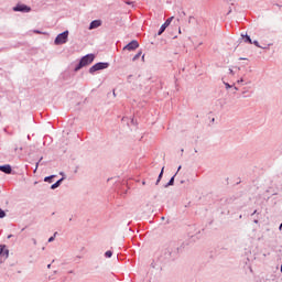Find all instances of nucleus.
Segmentation results:
<instances>
[{
  "label": "nucleus",
  "instance_id": "30",
  "mask_svg": "<svg viewBox=\"0 0 282 282\" xmlns=\"http://www.w3.org/2000/svg\"><path fill=\"white\" fill-rule=\"evenodd\" d=\"M142 185H143V186H144V185H147V182H145V181H143V182H142Z\"/></svg>",
  "mask_w": 282,
  "mask_h": 282
},
{
  "label": "nucleus",
  "instance_id": "25",
  "mask_svg": "<svg viewBox=\"0 0 282 282\" xmlns=\"http://www.w3.org/2000/svg\"><path fill=\"white\" fill-rule=\"evenodd\" d=\"M180 171H182V165L178 166L177 173H180Z\"/></svg>",
  "mask_w": 282,
  "mask_h": 282
},
{
  "label": "nucleus",
  "instance_id": "32",
  "mask_svg": "<svg viewBox=\"0 0 282 282\" xmlns=\"http://www.w3.org/2000/svg\"><path fill=\"white\" fill-rule=\"evenodd\" d=\"M279 230H282V224L280 225Z\"/></svg>",
  "mask_w": 282,
  "mask_h": 282
},
{
  "label": "nucleus",
  "instance_id": "9",
  "mask_svg": "<svg viewBox=\"0 0 282 282\" xmlns=\"http://www.w3.org/2000/svg\"><path fill=\"white\" fill-rule=\"evenodd\" d=\"M0 171L7 175H10V173H12V166H10V164L0 165Z\"/></svg>",
  "mask_w": 282,
  "mask_h": 282
},
{
  "label": "nucleus",
  "instance_id": "22",
  "mask_svg": "<svg viewBox=\"0 0 282 282\" xmlns=\"http://www.w3.org/2000/svg\"><path fill=\"white\" fill-rule=\"evenodd\" d=\"M229 74H231V76H235V70H232L231 68H229Z\"/></svg>",
  "mask_w": 282,
  "mask_h": 282
},
{
  "label": "nucleus",
  "instance_id": "11",
  "mask_svg": "<svg viewBox=\"0 0 282 282\" xmlns=\"http://www.w3.org/2000/svg\"><path fill=\"white\" fill-rule=\"evenodd\" d=\"M177 175V172L171 177V180L169 181V183L165 185V188H169V186H173V184H175V177Z\"/></svg>",
  "mask_w": 282,
  "mask_h": 282
},
{
  "label": "nucleus",
  "instance_id": "19",
  "mask_svg": "<svg viewBox=\"0 0 282 282\" xmlns=\"http://www.w3.org/2000/svg\"><path fill=\"white\" fill-rule=\"evenodd\" d=\"M252 43L253 45H256V47H261L262 50H265V47H262L261 45H259V41H253Z\"/></svg>",
  "mask_w": 282,
  "mask_h": 282
},
{
  "label": "nucleus",
  "instance_id": "1",
  "mask_svg": "<svg viewBox=\"0 0 282 282\" xmlns=\"http://www.w3.org/2000/svg\"><path fill=\"white\" fill-rule=\"evenodd\" d=\"M96 58L94 54H87L80 58L79 63L75 66V72H80L83 67H87V65H91L93 61Z\"/></svg>",
  "mask_w": 282,
  "mask_h": 282
},
{
  "label": "nucleus",
  "instance_id": "24",
  "mask_svg": "<svg viewBox=\"0 0 282 282\" xmlns=\"http://www.w3.org/2000/svg\"><path fill=\"white\" fill-rule=\"evenodd\" d=\"M32 242L34 243V246H36V239L35 238H32Z\"/></svg>",
  "mask_w": 282,
  "mask_h": 282
},
{
  "label": "nucleus",
  "instance_id": "26",
  "mask_svg": "<svg viewBox=\"0 0 282 282\" xmlns=\"http://www.w3.org/2000/svg\"><path fill=\"white\" fill-rule=\"evenodd\" d=\"M243 83V78L238 79V84Z\"/></svg>",
  "mask_w": 282,
  "mask_h": 282
},
{
  "label": "nucleus",
  "instance_id": "35",
  "mask_svg": "<svg viewBox=\"0 0 282 282\" xmlns=\"http://www.w3.org/2000/svg\"><path fill=\"white\" fill-rule=\"evenodd\" d=\"M254 224H259V220H254Z\"/></svg>",
  "mask_w": 282,
  "mask_h": 282
},
{
  "label": "nucleus",
  "instance_id": "10",
  "mask_svg": "<svg viewBox=\"0 0 282 282\" xmlns=\"http://www.w3.org/2000/svg\"><path fill=\"white\" fill-rule=\"evenodd\" d=\"M64 180H65V177H62V178H59L56 183H54V184L51 186L52 191H55V188H58V186H61V184H63Z\"/></svg>",
  "mask_w": 282,
  "mask_h": 282
},
{
  "label": "nucleus",
  "instance_id": "34",
  "mask_svg": "<svg viewBox=\"0 0 282 282\" xmlns=\"http://www.w3.org/2000/svg\"><path fill=\"white\" fill-rule=\"evenodd\" d=\"M252 215H257V210H254Z\"/></svg>",
  "mask_w": 282,
  "mask_h": 282
},
{
  "label": "nucleus",
  "instance_id": "5",
  "mask_svg": "<svg viewBox=\"0 0 282 282\" xmlns=\"http://www.w3.org/2000/svg\"><path fill=\"white\" fill-rule=\"evenodd\" d=\"M173 17L169 18L160 28L159 32H158V36H162V34H164V31L166 30V28H169L171 25V22L173 21Z\"/></svg>",
  "mask_w": 282,
  "mask_h": 282
},
{
  "label": "nucleus",
  "instance_id": "31",
  "mask_svg": "<svg viewBox=\"0 0 282 282\" xmlns=\"http://www.w3.org/2000/svg\"><path fill=\"white\" fill-rule=\"evenodd\" d=\"M236 69L239 72L241 69V67H236Z\"/></svg>",
  "mask_w": 282,
  "mask_h": 282
},
{
  "label": "nucleus",
  "instance_id": "8",
  "mask_svg": "<svg viewBox=\"0 0 282 282\" xmlns=\"http://www.w3.org/2000/svg\"><path fill=\"white\" fill-rule=\"evenodd\" d=\"M100 25H102V21L94 20L89 24V30H96L97 28H100Z\"/></svg>",
  "mask_w": 282,
  "mask_h": 282
},
{
  "label": "nucleus",
  "instance_id": "21",
  "mask_svg": "<svg viewBox=\"0 0 282 282\" xmlns=\"http://www.w3.org/2000/svg\"><path fill=\"white\" fill-rule=\"evenodd\" d=\"M224 85H225V87H226V89H230L232 86L230 85V84H228V83H224Z\"/></svg>",
  "mask_w": 282,
  "mask_h": 282
},
{
  "label": "nucleus",
  "instance_id": "6",
  "mask_svg": "<svg viewBox=\"0 0 282 282\" xmlns=\"http://www.w3.org/2000/svg\"><path fill=\"white\" fill-rule=\"evenodd\" d=\"M138 47H140V43H138V41L135 40H132L123 47V50H128L129 52H131L133 50H138Z\"/></svg>",
  "mask_w": 282,
  "mask_h": 282
},
{
  "label": "nucleus",
  "instance_id": "36",
  "mask_svg": "<svg viewBox=\"0 0 282 282\" xmlns=\"http://www.w3.org/2000/svg\"><path fill=\"white\" fill-rule=\"evenodd\" d=\"M142 61H144V55L142 56Z\"/></svg>",
  "mask_w": 282,
  "mask_h": 282
},
{
  "label": "nucleus",
  "instance_id": "29",
  "mask_svg": "<svg viewBox=\"0 0 282 282\" xmlns=\"http://www.w3.org/2000/svg\"><path fill=\"white\" fill-rule=\"evenodd\" d=\"M126 3H127V6H131V3H133V2H129V1H127Z\"/></svg>",
  "mask_w": 282,
  "mask_h": 282
},
{
  "label": "nucleus",
  "instance_id": "14",
  "mask_svg": "<svg viewBox=\"0 0 282 282\" xmlns=\"http://www.w3.org/2000/svg\"><path fill=\"white\" fill-rule=\"evenodd\" d=\"M105 257H107V259H111V257H113V252H111V250H108L105 252Z\"/></svg>",
  "mask_w": 282,
  "mask_h": 282
},
{
  "label": "nucleus",
  "instance_id": "15",
  "mask_svg": "<svg viewBox=\"0 0 282 282\" xmlns=\"http://www.w3.org/2000/svg\"><path fill=\"white\" fill-rule=\"evenodd\" d=\"M141 56H142V51H140L139 53H137V54L133 56L132 61H138V58H140Z\"/></svg>",
  "mask_w": 282,
  "mask_h": 282
},
{
  "label": "nucleus",
  "instance_id": "37",
  "mask_svg": "<svg viewBox=\"0 0 282 282\" xmlns=\"http://www.w3.org/2000/svg\"><path fill=\"white\" fill-rule=\"evenodd\" d=\"M281 272H282V264H281Z\"/></svg>",
  "mask_w": 282,
  "mask_h": 282
},
{
  "label": "nucleus",
  "instance_id": "12",
  "mask_svg": "<svg viewBox=\"0 0 282 282\" xmlns=\"http://www.w3.org/2000/svg\"><path fill=\"white\" fill-rule=\"evenodd\" d=\"M164 175V167H162V170H161V172H160V174H159V177H158V180H156V186H158V184H160V182L162 181V176Z\"/></svg>",
  "mask_w": 282,
  "mask_h": 282
},
{
  "label": "nucleus",
  "instance_id": "33",
  "mask_svg": "<svg viewBox=\"0 0 282 282\" xmlns=\"http://www.w3.org/2000/svg\"><path fill=\"white\" fill-rule=\"evenodd\" d=\"M47 268L51 269V268H52V264H48Z\"/></svg>",
  "mask_w": 282,
  "mask_h": 282
},
{
  "label": "nucleus",
  "instance_id": "27",
  "mask_svg": "<svg viewBox=\"0 0 282 282\" xmlns=\"http://www.w3.org/2000/svg\"><path fill=\"white\" fill-rule=\"evenodd\" d=\"M59 175H62L63 177H65V173H64V172H59Z\"/></svg>",
  "mask_w": 282,
  "mask_h": 282
},
{
  "label": "nucleus",
  "instance_id": "20",
  "mask_svg": "<svg viewBox=\"0 0 282 282\" xmlns=\"http://www.w3.org/2000/svg\"><path fill=\"white\" fill-rule=\"evenodd\" d=\"M6 217V212L0 208V219H3Z\"/></svg>",
  "mask_w": 282,
  "mask_h": 282
},
{
  "label": "nucleus",
  "instance_id": "16",
  "mask_svg": "<svg viewBox=\"0 0 282 282\" xmlns=\"http://www.w3.org/2000/svg\"><path fill=\"white\" fill-rule=\"evenodd\" d=\"M54 177H56V175L46 176L44 178V182H52V180H54Z\"/></svg>",
  "mask_w": 282,
  "mask_h": 282
},
{
  "label": "nucleus",
  "instance_id": "28",
  "mask_svg": "<svg viewBox=\"0 0 282 282\" xmlns=\"http://www.w3.org/2000/svg\"><path fill=\"white\" fill-rule=\"evenodd\" d=\"M12 237H13L12 235H9V236L7 237V239H12Z\"/></svg>",
  "mask_w": 282,
  "mask_h": 282
},
{
  "label": "nucleus",
  "instance_id": "18",
  "mask_svg": "<svg viewBox=\"0 0 282 282\" xmlns=\"http://www.w3.org/2000/svg\"><path fill=\"white\" fill-rule=\"evenodd\" d=\"M57 235H58V232H55L53 235V237L48 238V243H52V241H54V239L56 238Z\"/></svg>",
  "mask_w": 282,
  "mask_h": 282
},
{
  "label": "nucleus",
  "instance_id": "4",
  "mask_svg": "<svg viewBox=\"0 0 282 282\" xmlns=\"http://www.w3.org/2000/svg\"><path fill=\"white\" fill-rule=\"evenodd\" d=\"M13 12L28 13V12H32V8H30L28 4L18 3L15 7H13Z\"/></svg>",
  "mask_w": 282,
  "mask_h": 282
},
{
  "label": "nucleus",
  "instance_id": "3",
  "mask_svg": "<svg viewBox=\"0 0 282 282\" xmlns=\"http://www.w3.org/2000/svg\"><path fill=\"white\" fill-rule=\"evenodd\" d=\"M108 67H109V63H107V62H99V63L93 65L89 68V74H96V72H100L102 69H107Z\"/></svg>",
  "mask_w": 282,
  "mask_h": 282
},
{
  "label": "nucleus",
  "instance_id": "7",
  "mask_svg": "<svg viewBox=\"0 0 282 282\" xmlns=\"http://www.w3.org/2000/svg\"><path fill=\"white\" fill-rule=\"evenodd\" d=\"M0 257H3L4 260L10 257V250H8L6 245H0Z\"/></svg>",
  "mask_w": 282,
  "mask_h": 282
},
{
  "label": "nucleus",
  "instance_id": "2",
  "mask_svg": "<svg viewBox=\"0 0 282 282\" xmlns=\"http://www.w3.org/2000/svg\"><path fill=\"white\" fill-rule=\"evenodd\" d=\"M69 39V31H64L63 33H59L55 40L54 45H65Z\"/></svg>",
  "mask_w": 282,
  "mask_h": 282
},
{
  "label": "nucleus",
  "instance_id": "13",
  "mask_svg": "<svg viewBox=\"0 0 282 282\" xmlns=\"http://www.w3.org/2000/svg\"><path fill=\"white\" fill-rule=\"evenodd\" d=\"M245 39V43L252 44V39L249 37V35H241Z\"/></svg>",
  "mask_w": 282,
  "mask_h": 282
},
{
  "label": "nucleus",
  "instance_id": "23",
  "mask_svg": "<svg viewBox=\"0 0 282 282\" xmlns=\"http://www.w3.org/2000/svg\"><path fill=\"white\" fill-rule=\"evenodd\" d=\"M35 34H43V32L39 31V30H35L34 31Z\"/></svg>",
  "mask_w": 282,
  "mask_h": 282
},
{
  "label": "nucleus",
  "instance_id": "17",
  "mask_svg": "<svg viewBox=\"0 0 282 282\" xmlns=\"http://www.w3.org/2000/svg\"><path fill=\"white\" fill-rule=\"evenodd\" d=\"M42 161H43V158H41V159L39 160V162L36 163L34 173H36V171L39 170V165L41 164Z\"/></svg>",
  "mask_w": 282,
  "mask_h": 282
}]
</instances>
